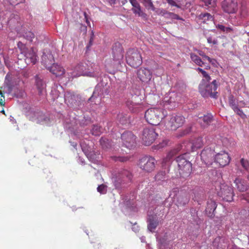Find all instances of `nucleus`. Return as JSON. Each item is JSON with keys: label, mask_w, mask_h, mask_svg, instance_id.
Wrapping results in <instances>:
<instances>
[{"label": "nucleus", "mask_w": 249, "mask_h": 249, "mask_svg": "<svg viewBox=\"0 0 249 249\" xmlns=\"http://www.w3.org/2000/svg\"><path fill=\"white\" fill-rule=\"evenodd\" d=\"M219 85V83L216 80H213L211 83L202 80L199 86V91L203 97L217 98L218 92L216 90Z\"/></svg>", "instance_id": "f257e3e1"}, {"label": "nucleus", "mask_w": 249, "mask_h": 249, "mask_svg": "<svg viewBox=\"0 0 249 249\" xmlns=\"http://www.w3.org/2000/svg\"><path fill=\"white\" fill-rule=\"evenodd\" d=\"M112 60L106 61V66L113 68H117L123 62L124 49L119 42L115 43L112 46Z\"/></svg>", "instance_id": "f03ea898"}, {"label": "nucleus", "mask_w": 249, "mask_h": 249, "mask_svg": "<svg viewBox=\"0 0 249 249\" xmlns=\"http://www.w3.org/2000/svg\"><path fill=\"white\" fill-rule=\"evenodd\" d=\"M164 110L160 108H151L145 112L144 117L146 121L151 125H157L165 117Z\"/></svg>", "instance_id": "7ed1b4c3"}, {"label": "nucleus", "mask_w": 249, "mask_h": 249, "mask_svg": "<svg viewBox=\"0 0 249 249\" xmlns=\"http://www.w3.org/2000/svg\"><path fill=\"white\" fill-rule=\"evenodd\" d=\"M185 122L184 117L180 114H172L167 117L165 122L166 128L171 130H176L181 127Z\"/></svg>", "instance_id": "20e7f679"}, {"label": "nucleus", "mask_w": 249, "mask_h": 249, "mask_svg": "<svg viewBox=\"0 0 249 249\" xmlns=\"http://www.w3.org/2000/svg\"><path fill=\"white\" fill-rule=\"evenodd\" d=\"M126 60L127 63L133 68L138 67L142 63L141 54L135 49H130L127 51Z\"/></svg>", "instance_id": "39448f33"}, {"label": "nucleus", "mask_w": 249, "mask_h": 249, "mask_svg": "<svg viewBox=\"0 0 249 249\" xmlns=\"http://www.w3.org/2000/svg\"><path fill=\"white\" fill-rule=\"evenodd\" d=\"M187 156V154L185 153L178 156L176 159L179 174L183 176L189 175L192 171V164L186 159Z\"/></svg>", "instance_id": "423d86ee"}, {"label": "nucleus", "mask_w": 249, "mask_h": 249, "mask_svg": "<svg viewBox=\"0 0 249 249\" xmlns=\"http://www.w3.org/2000/svg\"><path fill=\"white\" fill-rule=\"evenodd\" d=\"M217 195L226 201L230 202L232 200L233 196V189L227 185H218L215 189Z\"/></svg>", "instance_id": "0eeeda50"}, {"label": "nucleus", "mask_w": 249, "mask_h": 249, "mask_svg": "<svg viewBox=\"0 0 249 249\" xmlns=\"http://www.w3.org/2000/svg\"><path fill=\"white\" fill-rule=\"evenodd\" d=\"M158 134L153 127H145L142 132V139L146 146L151 145L156 139Z\"/></svg>", "instance_id": "6e6552de"}, {"label": "nucleus", "mask_w": 249, "mask_h": 249, "mask_svg": "<svg viewBox=\"0 0 249 249\" xmlns=\"http://www.w3.org/2000/svg\"><path fill=\"white\" fill-rule=\"evenodd\" d=\"M156 162V160L150 156H145L141 159L139 162L140 168L147 172H151L154 170Z\"/></svg>", "instance_id": "1a4fd4ad"}, {"label": "nucleus", "mask_w": 249, "mask_h": 249, "mask_svg": "<svg viewBox=\"0 0 249 249\" xmlns=\"http://www.w3.org/2000/svg\"><path fill=\"white\" fill-rule=\"evenodd\" d=\"M121 139L123 144L129 149L132 148L135 146L136 142V137L130 131L125 132L121 136Z\"/></svg>", "instance_id": "9d476101"}, {"label": "nucleus", "mask_w": 249, "mask_h": 249, "mask_svg": "<svg viewBox=\"0 0 249 249\" xmlns=\"http://www.w3.org/2000/svg\"><path fill=\"white\" fill-rule=\"evenodd\" d=\"M138 78L142 82L147 83L152 78V72L150 70L142 67L137 71Z\"/></svg>", "instance_id": "9b49d317"}, {"label": "nucleus", "mask_w": 249, "mask_h": 249, "mask_svg": "<svg viewBox=\"0 0 249 249\" xmlns=\"http://www.w3.org/2000/svg\"><path fill=\"white\" fill-rule=\"evenodd\" d=\"M222 7L225 12L229 14L234 13L237 10V3L233 0H224Z\"/></svg>", "instance_id": "f8f14e48"}, {"label": "nucleus", "mask_w": 249, "mask_h": 249, "mask_svg": "<svg viewBox=\"0 0 249 249\" xmlns=\"http://www.w3.org/2000/svg\"><path fill=\"white\" fill-rule=\"evenodd\" d=\"M214 159V161L218 163L221 166L227 165L229 163L230 160L229 154L224 151H221L217 154Z\"/></svg>", "instance_id": "ddd939ff"}, {"label": "nucleus", "mask_w": 249, "mask_h": 249, "mask_svg": "<svg viewBox=\"0 0 249 249\" xmlns=\"http://www.w3.org/2000/svg\"><path fill=\"white\" fill-rule=\"evenodd\" d=\"M228 103L229 106L235 113L240 116L241 118H244L246 115L243 111L239 108L236 100L232 94L229 95L228 97Z\"/></svg>", "instance_id": "4468645a"}, {"label": "nucleus", "mask_w": 249, "mask_h": 249, "mask_svg": "<svg viewBox=\"0 0 249 249\" xmlns=\"http://www.w3.org/2000/svg\"><path fill=\"white\" fill-rule=\"evenodd\" d=\"M8 25L12 29L16 30L17 32H19L20 28L21 27L20 17L17 15H11L10 19L8 21Z\"/></svg>", "instance_id": "2eb2a0df"}, {"label": "nucleus", "mask_w": 249, "mask_h": 249, "mask_svg": "<svg viewBox=\"0 0 249 249\" xmlns=\"http://www.w3.org/2000/svg\"><path fill=\"white\" fill-rule=\"evenodd\" d=\"M85 65L86 64L84 63H80L78 64L74 68V69L72 71L68 73L69 75L72 78L77 77L81 75H85L86 74L85 71L86 70V67Z\"/></svg>", "instance_id": "dca6fc26"}, {"label": "nucleus", "mask_w": 249, "mask_h": 249, "mask_svg": "<svg viewBox=\"0 0 249 249\" xmlns=\"http://www.w3.org/2000/svg\"><path fill=\"white\" fill-rule=\"evenodd\" d=\"M173 194L174 196H176L177 203L178 205L184 206L187 204L189 201V198L186 194L179 193L176 190H174L170 195V196H171Z\"/></svg>", "instance_id": "f3484780"}, {"label": "nucleus", "mask_w": 249, "mask_h": 249, "mask_svg": "<svg viewBox=\"0 0 249 249\" xmlns=\"http://www.w3.org/2000/svg\"><path fill=\"white\" fill-rule=\"evenodd\" d=\"M234 183L237 190L241 192H246L249 188L247 181L241 178L237 177L234 180Z\"/></svg>", "instance_id": "a211bd4d"}, {"label": "nucleus", "mask_w": 249, "mask_h": 249, "mask_svg": "<svg viewBox=\"0 0 249 249\" xmlns=\"http://www.w3.org/2000/svg\"><path fill=\"white\" fill-rule=\"evenodd\" d=\"M199 119L198 122L203 129H205L210 125L213 120V116L211 114H207L202 117H199Z\"/></svg>", "instance_id": "6ab92c4d"}, {"label": "nucleus", "mask_w": 249, "mask_h": 249, "mask_svg": "<svg viewBox=\"0 0 249 249\" xmlns=\"http://www.w3.org/2000/svg\"><path fill=\"white\" fill-rule=\"evenodd\" d=\"M126 105L132 112L137 113L143 110V106L141 103H136L133 100H127Z\"/></svg>", "instance_id": "aec40b11"}, {"label": "nucleus", "mask_w": 249, "mask_h": 249, "mask_svg": "<svg viewBox=\"0 0 249 249\" xmlns=\"http://www.w3.org/2000/svg\"><path fill=\"white\" fill-rule=\"evenodd\" d=\"M54 57L52 53L50 52L44 53L41 57L42 63L45 66L46 68L48 69L53 64Z\"/></svg>", "instance_id": "412c9836"}, {"label": "nucleus", "mask_w": 249, "mask_h": 249, "mask_svg": "<svg viewBox=\"0 0 249 249\" xmlns=\"http://www.w3.org/2000/svg\"><path fill=\"white\" fill-rule=\"evenodd\" d=\"M47 69L56 76H62L65 72V69L57 64L53 63L52 66L48 67Z\"/></svg>", "instance_id": "4be33fe9"}, {"label": "nucleus", "mask_w": 249, "mask_h": 249, "mask_svg": "<svg viewBox=\"0 0 249 249\" xmlns=\"http://www.w3.org/2000/svg\"><path fill=\"white\" fill-rule=\"evenodd\" d=\"M213 155V152L209 148L203 149L200 154L201 160L205 162H210L212 161Z\"/></svg>", "instance_id": "5701e85b"}, {"label": "nucleus", "mask_w": 249, "mask_h": 249, "mask_svg": "<svg viewBox=\"0 0 249 249\" xmlns=\"http://www.w3.org/2000/svg\"><path fill=\"white\" fill-rule=\"evenodd\" d=\"M214 246H216L217 249H227L228 248V242L227 241L220 237H217L213 242Z\"/></svg>", "instance_id": "b1692460"}, {"label": "nucleus", "mask_w": 249, "mask_h": 249, "mask_svg": "<svg viewBox=\"0 0 249 249\" xmlns=\"http://www.w3.org/2000/svg\"><path fill=\"white\" fill-rule=\"evenodd\" d=\"M191 143L193 151L202 148L204 144L202 138L201 137L194 138L192 140Z\"/></svg>", "instance_id": "393cba45"}, {"label": "nucleus", "mask_w": 249, "mask_h": 249, "mask_svg": "<svg viewBox=\"0 0 249 249\" xmlns=\"http://www.w3.org/2000/svg\"><path fill=\"white\" fill-rule=\"evenodd\" d=\"M117 119L119 123L122 125H126L130 123V117L127 114L119 113L117 115Z\"/></svg>", "instance_id": "a878e982"}, {"label": "nucleus", "mask_w": 249, "mask_h": 249, "mask_svg": "<svg viewBox=\"0 0 249 249\" xmlns=\"http://www.w3.org/2000/svg\"><path fill=\"white\" fill-rule=\"evenodd\" d=\"M129 2L133 6L132 11L134 14L138 15L139 16H142L143 13L142 11L141 6L137 0H129Z\"/></svg>", "instance_id": "bb28decb"}, {"label": "nucleus", "mask_w": 249, "mask_h": 249, "mask_svg": "<svg viewBox=\"0 0 249 249\" xmlns=\"http://www.w3.org/2000/svg\"><path fill=\"white\" fill-rule=\"evenodd\" d=\"M25 56L26 59L29 60L33 64L36 63L37 56L33 48H31L27 52L25 53Z\"/></svg>", "instance_id": "cd10ccee"}, {"label": "nucleus", "mask_w": 249, "mask_h": 249, "mask_svg": "<svg viewBox=\"0 0 249 249\" xmlns=\"http://www.w3.org/2000/svg\"><path fill=\"white\" fill-rule=\"evenodd\" d=\"M217 207L216 202L213 200H210L207 202V206L206 211L209 212L210 213H213Z\"/></svg>", "instance_id": "c85d7f7f"}, {"label": "nucleus", "mask_w": 249, "mask_h": 249, "mask_svg": "<svg viewBox=\"0 0 249 249\" xmlns=\"http://www.w3.org/2000/svg\"><path fill=\"white\" fill-rule=\"evenodd\" d=\"M132 178L131 174L127 170H124L122 173V182L125 183L131 181Z\"/></svg>", "instance_id": "c756f323"}, {"label": "nucleus", "mask_w": 249, "mask_h": 249, "mask_svg": "<svg viewBox=\"0 0 249 249\" xmlns=\"http://www.w3.org/2000/svg\"><path fill=\"white\" fill-rule=\"evenodd\" d=\"M190 57L191 60L197 65L202 67L204 64L202 59L196 54L194 53H190Z\"/></svg>", "instance_id": "7c9ffc66"}, {"label": "nucleus", "mask_w": 249, "mask_h": 249, "mask_svg": "<svg viewBox=\"0 0 249 249\" xmlns=\"http://www.w3.org/2000/svg\"><path fill=\"white\" fill-rule=\"evenodd\" d=\"M36 83L37 88L40 94L42 90L45 88L46 85L45 83L38 76H36Z\"/></svg>", "instance_id": "2f4dec72"}, {"label": "nucleus", "mask_w": 249, "mask_h": 249, "mask_svg": "<svg viewBox=\"0 0 249 249\" xmlns=\"http://www.w3.org/2000/svg\"><path fill=\"white\" fill-rule=\"evenodd\" d=\"M147 226L148 230L151 231H154L159 224V222L157 219H149Z\"/></svg>", "instance_id": "473e14b6"}, {"label": "nucleus", "mask_w": 249, "mask_h": 249, "mask_svg": "<svg viewBox=\"0 0 249 249\" xmlns=\"http://www.w3.org/2000/svg\"><path fill=\"white\" fill-rule=\"evenodd\" d=\"M175 95V94L174 92H168L166 93L163 99V102L168 104L174 102L175 101L173 96Z\"/></svg>", "instance_id": "72a5a7b5"}, {"label": "nucleus", "mask_w": 249, "mask_h": 249, "mask_svg": "<svg viewBox=\"0 0 249 249\" xmlns=\"http://www.w3.org/2000/svg\"><path fill=\"white\" fill-rule=\"evenodd\" d=\"M200 18H201L204 23H207L209 21H213V16L209 13L201 14L199 16Z\"/></svg>", "instance_id": "f704fd0d"}, {"label": "nucleus", "mask_w": 249, "mask_h": 249, "mask_svg": "<svg viewBox=\"0 0 249 249\" xmlns=\"http://www.w3.org/2000/svg\"><path fill=\"white\" fill-rule=\"evenodd\" d=\"M142 3L144 6L148 9H150L154 11L155 10V7L152 1V0H143Z\"/></svg>", "instance_id": "c9c22d12"}, {"label": "nucleus", "mask_w": 249, "mask_h": 249, "mask_svg": "<svg viewBox=\"0 0 249 249\" xmlns=\"http://www.w3.org/2000/svg\"><path fill=\"white\" fill-rule=\"evenodd\" d=\"M240 163L242 167L249 172V160L242 158L240 160Z\"/></svg>", "instance_id": "e433bc0d"}, {"label": "nucleus", "mask_w": 249, "mask_h": 249, "mask_svg": "<svg viewBox=\"0 0 249 249\" xmlns=\"http://www.w3.org/2000/svg\"><path fill=\"white\" fill-rule=\"evenodd\" d=\"M23 36L24 38L30 42L32 41L33 39L35 37L34 33L31 31H27L25 32Z\"/></svg>", "instance_id": "4c0bfd02"}, {"label": "nucleus", "mask_w": 249, "mask_h": 249, "mask_svg": "<svg viewBox=\"0 0 249 249\" xmlns=\"http://www.w3.org/2000/svg\"><path fill=\"white\" fill-rule=\"evenodd\" d=\"M101 129L100 126L97 125H94L91 130L92 134L95 136H98L101 133Z\"/></svg>", "instance_id": "58836bf2"}, {"label": "nucleus", "mask_w": 249, "mask_h": 249, "mask_svg": "<svg viewBox=\"0 0 249 249\" xmlns=\"http://www.w3.org/2000/svg\"><path fill=\"white\" fill-rule=\"evenodd\" d=\"M166 18H171L173 19H182V18H180L178 15L169 12H168L167 15H166Z\"/></svg>", "instance_id": "ea45409f"}, {"label": "nucleus", "mask_w": 249, "mask_h": 249, "mask_svg": "<svg viewBox=\"0 0 249 249\" xmlns=\"http://www.w3.org/2000/svg\"><path fill=\"white\" fill-rule=\"evenodd\" d=\"M100 142L104 148H108L110 147L108 140L106 138H102L100 140Z\"/></svg>", "instance_id": "a19ab883"}, {"label": "nucleus", "mask_w": 249, "mask_h": 249, "mask_svg": "<svg viewBox=\"0 0 249 249\" xmlns=\"http://www.w3.org/2000/svg\"><path fill=\"white\" fill-rule=\"evenodd\" d=\"M107 186L106 185L102 184L98 186L97 189L98 192H99L100 194H105L106 193L107 191Z\"/></svg>", "instance_id": "79ce46f5"}, {"label": "nucleus", "mask_w": 249, "mask_h": 249, "mask_svg": "<svg viewBox=\"0 0 249 249\" xmlns=\"http://www.w3.org/2000/svg\"><path fill=\"white\" fill-rule=\"evenodd\" d=\"M216 27L217 29L223 32L226 31L227 32H230L231 31H232L231 28L225 27L224 25L222 24H218L216 26Z\"/></svg>", "instance_id": "37998d69"}, {"label": "nucleus", "mask_w": 249, "mask_h": 249, "mask_svg": "<svg viewBox=\"0 0 249 249\" xmlns=\"http://www.w3.org/2000/svg\"><path fill=\"white\" fill-rule=\"evenodd\" d=\"M207 40L209 44H212L213 45H217L218 44L217 38H215L213 36H208Z\"/></svg>", "instance_id": "c03bdc74"}, {"label": "nucleus", "mask_w": 249, "mask_h": 249, "mask_svg": "<svg viewBox=\"0 0 249 249\" xmlns=\"http://www.w3.org/2000/svg\"><path fill=\"white\" fill-rule=\"evenodd\" d=\"M171 156L170 154L167 155V156L163 159L162 164V166L168 165L170 163V160Z\"/></svg>", "instance_id": "a18cd8bd"}, {"label": "nucleus", "mask_w": 249, "mask_h": 249, "mask_svg": "<svg viewBox=\"0 0 249 249\" xmlns=\"http://www.w3.org/2000/svg\"><path fill=\"white\" fill-rule=\"evenodd\" d=\"M155 11L158 15H161L162 16H164L166 18V15H167L168 11L163 9H158Z\"/></svg>", "instance_id": "49530a36"}, {"label": "nucleus", "mask_w": 249, "mask_h": 249, "mask_svg": "<svg viewBox=\"0 0 249 249\" xmlns=\"http://www.w3.org/2000/svg\"><path fill=\"white\" fill-rule=\"evenodd\" d=\"M206 6H213L215 4V0H202Z\"/></svg>", "instance_id": "de8ad7c7"}, {"label": "nucleus", "mask_w": 249, "mask_h": 249, "mask_svg": "<svg viewBox=\"0 0 249 249\" xmlns=\"http://www.w3.org/2000/svg\"><path fill=\"white\" fill-rule=\"evenodd\" d=\"M6 1L9 2V3L13 5H17L23 1L24 0H5Z\"/></svg>", "instance_id": "09e8293b"}, {"label": "nucleus", "mask_w": 249, "mask_h": 249, "mask_svg": "<svg viewBox=\"0 0 249 249\" xmlns=\"http://www.w3.org/2000/svg\"><path fill=\"white\" fill-rule=\"evenodd\" d=\"M203 76V77L205 78V79H203L202 80H205L207 82H210L211 78L210 75L207 73L206 71H204L202 73H201Z\"/></svg>", "instance_id": "8fccbe9b"}, {"label": "nucleus", "mask_w": 249, "mask_h": 249, "mask_svg": "<svg viewBox=\"0 0 249 249\" xmlns=\"http://www.w3.org/2000/svg\"><path fill=\"white\" fill-rule=\"evenodd\" d=\"M18 47L23 52H25V50L26 49V46L24 44H23L21 41H19L18 43Z\"/></svg>", "instance_id": "3c124183"}, {"label": "nucleus", "mask_w": 249, "mask_h": 249, "mask_svg": "<svg viewBox=\"0 0 249 249\" xmlns=\"http://www.w3.org/2000/svg\"><path fill=\"white\" fill-rule=\"evenodd\" d=\"M0 105L1 106H4L5 105V97L3 95V94L1 91L0 90Z\"/></svg>", "instance_id": "603ef678"}, {"label": "nucleus", "mask_w": 249, "mask_h": 249, "mask_svg": "<svg viewBox=\"0 0 249 249\" xmlns=\"http://www.w3.org/2000/svg\"><path fill=\"white\" fill-rule=\"evenodd\" d=\"M167 3L171 6H176L177 8H180V6L177 4L174 0H166Z\"/></svg>", "instance_id": "864d4df0"}, {"label": "nucleus", "mask_w": 249, "mask_h": 249, "mask_svg": "<svg viewBox=\"0 0 249 249\" xmlns=\"http://www.w3.org/2000/svg\"><path fill=\"white\" fill-rule=\"evenodd\" d=\"M241 199H244L249 202V193H247L242 195Z\"/></svg>", "instance_id": "5fc2aeb1"}, {"label": "nucleus", "mask_w": 249, "mask_h": 249, "mask_svg": "<svg viewBox=\"0 0 249 249\" xmlns=\"http://www.w3.org/2000/svg\"><path fill=\"white\" fill-rule=\"evenodd\" d=\"M238 107H244L245 106L246 104L243 101H241L238 102Z\"/></svg>", "instance_id": "6e6d98bb"}, {"label": "nucleus", "mask_w": 249, "mask_h": 249, "mask_svg": "<svg viewBox=\"0 0 249 249\" xmlns=\"http://www.w3.org/2000/svg\"><path fill=\"white\" fill-rule=\"evenodd\" d=\"M198 54L201 56L202 57V58L204 57V56H205V54L204 53V52H203L202 51H198Z\"/></svg>", "instance_id": "4d7b16f0"}, {"label": "nucleus", "mask_w": 249, "mask_h": 249, "mask_svg": "<svg viewBox=\"0 0 249 249\" xmlns=\"http://www.w3.org/2000/svg\"><path fill=\"white\" fill-rule=\"evenodd\" d=\"M210 63H211L212 65H214L215 64L216 60L214 59L211 58L210 61H209Z\"/></svg>", "instance_id": "13d9d810"}, {"label": "nucleus", "mask_w": 249, "mask_h": 249, "mask_svg": "<svg viewBox=\"0 0 249 249\" xmlns=\"http://www.w3.org/2000/svg\"><path fill=\"white\" fill-rule=\"evenodd\" d=\"M84 16H85V18L86 19V22L87 23H89V21H88V15H87V13L86 12H84Z\"/></svg>", "instance_id": "bf43d9fd"}, {"label": "nucleus", "mask_w": 249, "mask_h": 249, "mask_svg": "<svg viewBox=\"0 0 249 249\" xmlns=\"http://www.w3.org/2000/svg\"><path fill=\"white\" fill-rule=\"evenodd\" d=\"M203 58L204 60L207 59L208 61H209L211 58H210L208 56L205 55L204 57H203Z\"/></svg>", "instance_id": "052dcab7"}, {"label": "nucleus", "mask_w": 249, "mask_h": 249, "mask_svg": "<svg viewBox=\"0 0 249 249\" xmlns=\"http://www.w3.org/2000/svg\"><path fill=\"white\" fill-rule=\"evenodd\" d=\"M92 41H93V38L92 37H91V38L90 39V40L89 41V44L87 46L88 47H89V46H90L92 45Z\"/></svg>", "instance_id": "680f3d73"}, {"label": "nucleus", "mask_w": 249, "mask_h": 249, "mask_svg": "<svg viewBox=\"0 0 249 249\" xmlns=\"http://www.w3.org/2000/svg\"><path fill=\"white\" fill-rule=\"evenodd\" d=\"M196 70L199 71V72H200L201 73H202V72L204 71V70L200 68H197Z\"/></svg>", "instance_id": "e2e57ef3"}, {"label": "nucleus", "mask_w": 249, "mask_h": 249, "mask_svg": "<svg viewBox=\"0 0 249 249\" xmlns=\"http://www.w3.org/2000/svg\"><path fill=\"white\" fill-rule=\"evenodd\" d=\"M119 160L121 161H124L125 160H124V158H119Z\"/></svg>", "instance_id": "0e129e2a"}, {"label": "nucleus", "mask_w": 249, "mask_h": 249, "mask_svg": "<svg viewBox=\"0 0 249 249\" xmlns=\"http://www.w3.org/2000/svg\"><path fill=\"white\" fill-rule=\"evenodd\" d=\"M1 112L2 113H3V114H5V111H4V110L3 109H2V110L1 111Z\"/></svg>", "instance_id": "69168bd1"}, {"label": "nucleus", "mask_w": 249, "mask_h": 249, "mask_svg": "<svg viewBox=\"0 0 249 249\" xmlns=\"http://www.w3.org/2000/svg\"><path fill=\"white\" fill-rule=\"evenodd\" d=\"M206 69H210V67L209 66H207L206 67Z\"/></svg>", "instance_id": "338daca9"}, {"label": "nucleus", "mask_w": 249, "mask_h": 249, "mask_svg": "<svg viewBox=\"0 0 249 249\" xmlns=\"http://www.w3.org/2000/svg\"><path fill=\"white\" fill-rule=\"evenodd\" d=\"M159 175H160V174H159H159H158L156 176V178H158Z\"/></svg>", "instance_id": "774afa93"}]
</instances>
